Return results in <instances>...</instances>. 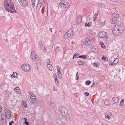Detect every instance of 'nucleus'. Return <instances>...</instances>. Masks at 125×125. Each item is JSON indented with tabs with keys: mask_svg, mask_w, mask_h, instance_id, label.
Instances as JSON below:
<instances>
[{
	"mask_svg": "<svg viewBox=\"0 0 125 125\" xmlns=\"http://www.w3.org/2000/svg\"><path fill=\"white\" fill-rule=\"evenodd\" d=\"M4 6L5 9L8 12L11 13H16V10L14 7V4L12 0H5L4 1Z\"/></svg>",
	"mask_w": 125,
	"mask_h": 125,
	"instance_id": "f257e3e1",
	"label": "nucleus"
},
{
	"mask_svg": "<svg viewBox=\"0 0 125 125\" xmlns=\"http://www.w3.org/2000/svg\"><path fill=\"white\" fill-rule=\"evenodd\" d=\"M124 30H125L124 26L118 23L114 26L112 33L114 36H117V35L122 34L124 32Z\"/></svg>",
	"mask_w": 125,
	"mask_h": 125,
	"instance_id": "f03ea898",
	"label": "nucleus"
},
{
	"mask_svg": "<svg viewBox=\"0 0 125 125\" xmlns=\"http://www.w3.org/2000/svg\"><path fill=\"white\" fill-rule=\"evenodd\" d=\"M59 111L61 112L62 116L64 118L66 122L70 121V115L68 114V109L64 106H61L59 108Z\"/></svg>",
	"mask_w": 125,
	"mask_h": 125,
	"instance_id": "7ed1b4c3",
	"label": "nucleus"
},
{
	"mask_svg": "<svg viewBox=\"0 0 125 125\" xmlns=\"http://www.w3.org/2000/svg\"><path fill=\"white\" fill-rule=\"evenodd\" d=\"M30 58L32 60V61H33L36 64V65H41V63H40V60L38 59L39 57H38L37 55H35V54H34V52L33 51L31 52Z\"/></svg>",
	"mask_w": 125,
	"mask_h": 125,
	"instance_id": "20e7f679",
	"label": "nucleus"
},
{
	"mask_svg": "<svg viewBox=\"0 0 125 125\" xmlns=\"http://www.w3.org/2000/svg\"><path fill=\"white\" fill-rule=\"evenodd\" d=\"M75 35V32L72 29L68 30L64 35V38L66 40L69 39V38H72Z\"/></svg>",
	"mask_w": 125,
	"mask_h": 125,
	"instance_id": "39448f33",
	"label": "nucleus"
},
{
	"mask_svg": "<svg viewBox=\"0 0 125 125\" xmlns=\"http://www.w3.org/2000/svg\"><path fill=\"white\" fill-rule=\"evenodd\" d=\"M56 123L57 125H64L66 124V121L64 118H58L56 119Z\"/></svg>",
	"mask_w": 125,
	"mask_h": 125,
	"instance_id": "423d86ee",
	"label": "nucleus"
},
{
	"mask_svg": "<svg viewBox=\"0 0 125 125\" xmlns=\"http://www.w3.org/2000/svg\"><path fill=\"white\" fill-rule=\"evenodd\" d=\"M22 69L24 71V72H30L31 71V66L28 64H24L21 65Z\"/></svg>",
	"mask_w": 125,
	"mask_h": 125,
	"instance_id": "0eeeda50",
	"label": "nucleus"
},
{
	"mask_svg": "<svg viewBox=\"0 0 125 125\" xmlns=\"http://www.w3.org/2000/svg\"><path fill=\"white\" fill-rule=\"evenodd\" d=\"M59 4L61 7H62L63 9H65V8H69V7H70V3L67 2L62 1Z\"/></svg>",
	"mask_w": 125,
	"mask_h": 125,
	"instance_id": "6e6552de",
	"label": "nucleus"
},
{
	"mask_svg": "<svg viewBox=\"0 0 125 125\" xmlns=\"http://www.w3.org/2000/svg\"><path fill=\"white\" fill-rule=\"evenodd\" d=\"M18 1L22 7L28 6V0H18Z\"/></svg>",
	"mask_w": 125,
	"mask_h": 125,
	"instance_id": "1a4fd4ad",
	"label": "nucleus"
},
{
	"mask_svg": "<svg viewBox=\"0 0 125 125\" xmlns=\"http://www.w3.org/2000/svg\"><path fill=\"white\" fill-rule=\"evenodd\" d=\"M42 10L43 11V15L44 17H47L48 15V7L46 6H43Z\"/></svg>",
	"mask_w": 125,
	"mask_h": 125,
	"instance_id": "9d476101",
	"label": "nucleus"
},
{
	"mask_svg": "<svg viewBox=\"0 0 125 125\" xmlns=\"http://www.w3.org/2000/svg\"><path fill=\"white\" fill-rule=\"evenodd\" d=\"M36 101H37L36 99V96L34 94L31 95L30 97V102L31 104H35L36 103Z\"/></svg>",
	"mask_w": 125,
	"mask_h": 125,
	"instance_id": "9b49d317",
	"label": "nucleus"
},
{
	"mask_svg": "<svg viewBox=\"0 0 125 125\" xmlns=\"http://www.w3.org/2000/svg\"><path fill=\"white\" fill-rule=\"evenodd\" d=\"M91 43H92V40L90 39L89 38H86L84 42V45H90Z\"/></svg>",
	"mask_w": 125,
	"mask_h": 125,
	"instance_id": "f8f14e48",
	"label": "nucleus"
},
{
	"mask_svg": "<svg viewBox=\"0 0 125 125\" xmlns=\"http://www.w3.org/2000/svg\"><path fill=\"white\" fill-rule=\"evenodd\" d=\"M106 35H107V32L104 31H101L99 33L100 38H105Z\"/></svg>",
	"mask_w": 125,
	"mask_h": 125,
	"instance_id": "ddd939ff",
	"label": "nucleus"
},
{
	"mask_svg": "<svg viewBox=\"0 0 125 125\" xmlns=\"http://www.w3.org/2000/svg\"><path fill=\"white\" fill-rule=\"evenodd\" d=\"M83 19V17L82 16H79L77 18V19L76 20V21L77 22V24H81L82 23V21Z\"/></svg>",
	"mask_w": 125,
	"mask_h": 125,
	"instance_id": "4468645a",
	"label": "nucleus"
},
{
	"mask_svg": "<svg viewBox=\"0 0 125 125\" xmlns=\"http://www.w3.org/2000/svg\"><path fill=\"white\" fill-rule=\"evenodd\" d=\"M112 18H119V14L118 12H113L111 13Z\"/></svg>",
	"mask_w": 125,
	"mask_h": 125,
	"instance_id": "2eb2a0df",
	"label": "nucleus"
},
{
	"mask_svg": "<svg viewBox=\"0 0 125 125\" xmlns=\"http://www.w3.org/2000/svg\"><path fill=\"white\" fill-rule=\"evenodd\" d=\"M119 97H115L112 98V102H113L114 104H117V103H119Z\"/></svg>",
	"mask_w": 125,
	"mask_h": 125,
	"instance_id": "dca6fc26",
	"label": "nucleus"
},
{
	"mask_svg": "<svg viewBox=\"0 0 125 125\" xmlns=\"http://www.w3.org/2000/svg\"><path fill=\"white\" fill-rule=\"evenodd\" d=\"M110 22L113 25H114V24H116L117 22H118V19L116 18H112Z\"/></svg>",
	"mask_w": 125,
	"mask_h": 125,
	"instance_id": "f3484780",
	"label": "nucleus"
},
{
	"mask_svg": "<svg viewBox=\"0 0 125 125\" xmlns=\"http://www.w3.org/2000/svg\"><path fill=\"white\" fill-rule=\"evenodd\" d=\"M1 121L2 124H5V122H6V118L3 114L1 115Z\"/></svg>",
	"mask_w": 125,
	"mask_h": 125,
	"instance_id": "a211bd4d",
	"label": "nucleus"
},
{
	"mask_svg": "<svg viewBox=\"0 0 125 125\" xmlns=\"http://www.w3.org/2000/svg\"><path fill=\"white\" fill-rule=\"evenodd\" d=\"M98 47L97 46H94L92 48V51L93 52H95V53H97L98 52Z\"/></svg>",
	"mask_w": 125,
	"mask_h": 125,
	"instance_id": "6ab92c4d",
	"label": "nucleus"
},
{
	"mask_svg": "<svg viewBox=\"0 0 125 125\" xmlns=\"http://www.w3.org/2000/svg\"><path fill=\"white\" fill-rule=\"evenodd\" d=\"M47 68L49 71H52V65L50 63L47 64Z\"/></svg>",
	"mask_w": 125,
	"mask_h": 125,
	"instance_id": "aec40b11",
	"label": "nucleus"
},
{
	"mask_svg": "<svg viewBox=\"0 0 125 125\" xmlns=\"http://www.w3.org/2000/svg\"><path fill=\"white\" fill-rule=\"evenodd\" d=\"M106 86L107 88H109V89L111 90V91H113V90H114V87L112 86L111 84H108Z\"/></svg>",
	"mask_w": 125,
	"mask_h": 125,
	"instance_id": "412c9836",
	"label": "nucleus"
},
{
	"mask_svg": "<svg viewBox=\"0 0 125 125\" xmlns=\"http://www.w3.org/2000/svg\"><path fill=\"white\" fill-rule=\"evenodd\" d=\"M77 58H81L82 59H86L87 58V56L85 55H82L81 56H79L77 57Z\"/></svg>",
	"mask_w": 125,
	"mask_h": 125,
	"instance_id": "4be33fe9",
	"label": "nucleus"
},
{
	"mask_svg": "<svg viewBox=\"0 0 125 125\" xmlns=\"http://www.w3.org/2000/svg\"><path fill=\"white\" fill-rule=\"evenodd\" d=\"M42 5L41 4L38 3L37 8H36L37 11H40V9H41V8L42 7Z\"/></svg>",
	"mask_w": 125,
	"mask_h": 125,
	"instance_id": "5701e85b",
	"label": "nucleus"
},
{
	"mask_svg": "<svg viewBox=\"0 0 125 125\" xmlns=\"http://www.w3.org/2000/svg\"><path fill=\"white\" fill-rule=\"evenodd\" d=\"M4 111L5 114L10 113V110H9V109H8L6 107H4Z\"/></svg>",
	"mask_w": 125,
	"mask_h": 125,
	"instance_id": "b1692460",
	"label": "nucleus"
},
{
	"mask_svg": "<svg viewBox=\"0 0 125 125\" xmlns=\"http://www.w3.org/2000/svg\"><path fill=\"white\" fill-rule=\"evenodd\" d=\"M30 3L32 7H35V5H36V0H31Z\"/></svg>",
	"mask_w": 125,
	"mask_h": 125,
	"instance_id": "393cba45",
	"label": "nucleus"
},
{
	"mask_svg": "<svg viewBox=\"0 0 125 125\" xmlns=\"http://www.w3.org/2000/svg\"><path fill=\"white\" fill-rule=\"evenodd\" d=\"M5 115H6V118L8 120H9V119H10V118H11V112L6 113Z\"/></svg>",
	"mask_w": 125,
	"mask_h": 125,
	"instance_id": "a878e982",
	"label": "nucleus"
},
{
	"mask_svg": "<svg viewBox=\"0 0 125 125\" xmlns=\"http://www.w3.org/2000/svg\"><path fill=\"white\" fill-rule=\"evenodd\" d=\"M5 84V83L2 82L0 85V87L1 89H3L4 88V85Z\"/></svg>",
	"mask_w": 125,
	"mask_h": 125,
	"instance_id": "bb28decb",
	"label": "nucleus"
},
{
	"mask_svg": "<svg viewBox=\"0 0 125 125\" xmlns=\"http://www.w3.org/2000/svg\"><path fill=\"white\" fill-rule=\"evenodd\" d=\"M55 82L56 83L58 84V85H59V81H58V79H57V76H56V77H55Z\"/></svg>",
	"mask_w": 125,
	"mask_h": 125,
	"instance_id": "cd10ccee",
	"label": "nucleus"
},
{
	"mask_svg": "<svg viewBox=\"0 0 125 125\" xmlns=\"http://www.w3.org/2000/svg\"><path fill=\"white\" fill-rule=\"evenodd\" d=\"M78 64L79 65H81L82 66H83V65H84V62H83V61H78Z\"/></svg>",
	"mask_w": 125,
	"mask_h": 125,
	"instance_id": "c85d7f7f",
	"label": "nucleus"
},
{
	"mask_svg": "<svg viewBox=\"0 0 125 125\" xmlns=\"http://www.w3.org/2000/svg\"><path fill=\"white\" fill-rule=\"evenodd\" d=\"M15 92H17V93H19V91H20V89L18 87H16L15 88Z\"/></svg>",
	"mask_w": 125,
	"mask_h": 125,
	"instance_id": "c756f323",
	"label": "nucleus"
},
{
	"mask_svg": "<svg viewBox=\"0 0 125 125\" xmlns=\"http://www.w3.org/2000/svg\"><path fill=\"white\" fill-rule=\"evenodd\" d=\"M119 62V59L116 58L113 61V63L115 64H117Z\"/></svg>",
	"mask_w": 125,
	"mask_h": 125,
	"instance_id": "7c9ffc66",
	"label": "nucleus"
},
{
	"mask_svg": "<svg viewBox=\"0 0 125 125\" xmlns=\"http://www.w3.org/2000/svg\"><path fill=\"white\" fill-rule=\"evenodd\" d=\"M100 44L101 45L102 48H104V49H105V48H106V46H105V44L103 43V42H100Z\"/></svg>",
	"mask_w": 125,
	"mask_h": 125,
	"instance_id": "2f4dec72",
	"label": "nucleus"
},
{
	"mask_svg": "<svg viewBox=\"0 0 125 125\" xmlns=\"http://www.w3.org/2000/svg\"><path fill=\"white\" fill-rule=\"evenodd\" d=\"M85 27H90V26H91V22H86L85 23Z\"/></svg>",
	"mask_w": 125,
	"mask_h": 125,
	"instance_id": "473e14b6",
	"label": "nucleus"
},
{
	"mask_svg": "<svg viewBox=\"0 0 125 125\" xmlns=\"http://www.w3.org/2000/svg\"><path fill=\"white\" fill-rule=\"evenodd\" d=\"M43 1H44V0H39L38 4L42 5L43 4Z\"/></svg>",
	"mask_w": 125,
	"mask_h": 125,
	"instance_id": "72a5a7b5",
	"label": "nucleus"
},
{
	"mask_svg": "<svg viewBox=\"0 0 125 125\" xmlns=\"http://www.w3.org/2000/svg\"><path fill=\"white\" fill-rule=\"evenodd\" d=\"M104 116L105 119H108V120H110V119H111V116H109L108 114H105Z\"/></svg>",
	"mask_w": 125,
	"mask_h": 125,
	"instance_id": "f704fd0d",
	"label": "nucleus"
},
{
	"mask_svg": "<svg viewBox=\"0 0 125 125\" xmlns=\"http://www.w3.org/2000/svg\"><path fill=\"white\" fill-rule=\"evenodd\" d=\"M56 51L58 53V52H60V47H59V46H57L56 47V49H55Z\"/></svg>",
	"mask_w": 125,
	"mask_h": 125,
	"instance_id": "c9c22d12",
	"label": "nucleus"
},
{
	"mask_svg": "<svg viewBox=\"0 0 125 125\" xmlns=\"http://www.w3.org/2000/svg\"><path fill=\"white\" fill-rule=\"evenodd\" d=\"M57 71L58 72V74H61V71H60V67H59V66L57 65Z\"/></svg>",
	"mask_w": 125,
	"mask_h": 125,
	"instance_id": "e433bc0d",
	"label": "nucleus"
},
{
	"mask_svg": "<svg viewBox=\"0 0 125 125\" xmlns=\"http://www.w3.org/2000/svg\"><path fill=\"white\" fill-rule=\"evenodd\" d=\"M90 34L91 35V36H95L96 35V33L92 30L90 31Z\"/></svg>",
	"mask_w": 125,
	"mask_h": 125,
	"instance_id": "4c0bfd02",
	"label": "nucleus"
},
{
	"mask_svg": "<svg viewBox=\"0 0 125 125\" xmlns=\"http://www.w3.org/2000/svg\"><path fill=\"white\" fill-rule=\"evenodd\" d=\"M125 101V99H123L120 102V106H123L124 105V102Z\"/></svg>",
	"mask_w": 125,
	"mask_h": 125,
	"instance_id": "58836bf2",
	"label": "nucleus"
},
{
	"mask_svg": "<svg viewBox=\"0 0 125 125\" xmlns=\"http://www.w3.org/2000/svg\"><path fill=\"white\" fill-rule=\"evenodd\" d=\"M98 13H99V12L98 11H97V12H95L94 17L95 18H97V16H98Z\"/></svg>",
	"mask_w": 125,
	"mask_h": 125,
	"instance_id": "ea45409f",
	"label": "nucleus"
},
{
	"mask_svg": "<svg viewBox=\"0 0 125 125\" xmlns=\"http://www.w3.org/2000/svg\"><path fill=\"white\" fill-rule=\"evenodd\" d=\"M90 83H91V82H90V81L88 80L85 82V84H86V85H89Z\"/></svg>",
	"mask_w": 125,
	"mask_h": 125,
	"instance_id": "a19ab883",
	"label": "nucleus"
},
{
	"mask_svg": "<svg viewBox=\"0 0 125 125\" xmlns=\"http://www.w3.org/2000/svg\"><path fill=\"white\" fill-rule=\"evenodd\" d=\"M97 23L98 25H102L103 24V22L101 21V20H99L97 21Z\"/></svg>",
	"mask_w": 125,
	"mask_h": 125,
	"instance_id": "79ce46f5",
	"label": "nucleus"
},
{
	"mask_svg": "<svg viewBox=\"0 0 125 125\" xmlns=\"http://www.w3.org/2000/svg\"><path fill=\"white\" fill-rule=\"evenodd\" d=\"M50 105L52 107H53V108H55V104L52 103V102H51L50 103Z\"/></svg>",
	"mask_w": 125,
	"mask_h": 125,
	"instance_id": "37998d69",
	"label": "nucleus"
},
{
	"mask_svg": "<svg viewBox=\"0 0 125 125\" xmlns=\"http://www.w3.org/2000/svg\"><path fill=\"white\" fill-rule=\"evenodd\" d=\"M46 63H47V64H50V59H47L46 61Z\"/></svg>",
	"mask_w": 125,
	"mask_h": 125,
	"instance_id": "c03bdc74",
	"label": "nucleus"
},
{
	"mask_svg": "<svg viewBox=\"0 0 125 125\" xmlns=\"http://www.w3.org/2000/svg\"><path fill=\"white\" fill-rule=\"evenodd\" d=\"M23 105L24 108H27V104L26 103V102L23 103Z\"/></svg>",
	"mask_w": 125,
	"mask_h": 125,
	"instance_id": "a18cd8bd",
	"label": "nucleus"
},
{
	"mask_svg": "<svg viewBox=\"0 0 125 125\" xmlns=\"http://www.w3.org/2000/svg\"><path fill=\"white\" fill-rule=\"evenodd\" d=\"M59 79H62V74L61 73L58 74Z\"/></svg>",
	"mask_w": 125,
	"mask_h": 125,
	"instance_id": "49530a36",
	"label": "nucleus"
},
{
	"mask_svg": "<svg viewBox=\"0 0 125 125\" xmlns=\"http://www.w3.org/2000/svg\"><path fill=\"white\" fill-rule=\"evenodd\" d=\"M77 55H78V54H74L73 55V59H74V58H78V57H77Z\"/></svg>",
	"mask_w": 125,
	"mask_h": 125,
	"instance_id": "de8ad7c7",
	"label": "nucleus"
},
{
	"mask_svg": "<svg viewBox=\"0 0 125 125\" xmlns=\"http://www.w3.org/2000/svg\"><path fill=\"white\" fill-rule=\"evenodd\" d=\"M11 78H14L15 79H16V77L15 76V74L14 73L11 76Z\"/></svg>",
	"mask_w": 125,
	"mask_h": 125,
	"instance_id": "09e8293b",
	"label": "nucleus"
},
{
	"mask_svg": "<svg viewBox=\"0 0 125 125\" xmlns=\"http://www.w3.org/2000/svg\"><path fill=\"white\" fill-rule=\"evenodd\" d=\"M93 65L94 67H98V66L97 65V63H96V62H94L93 63Z\"/></svg>",
	"mask_w": 125,
	"mask_h": 125,
	"instance_id": "8fccbe9b",
	"label": "nucleus"
},
{
	"mask_svg": "<svg viewBox=\"0 0 125 125\" xmlns=\"http://www.w3.org/2000/svg\"><path fill=\"white\" fill-rule=\"evenodd\" d=\"M14 124V121H11L9 123V125H12Z\"/></svg>",
	"mask_w": 125,
	"mask_h": 125,
	"instance_id": "3c124183",
	"label": "nucleus"
},
{
	"mask_svg": "<svg viewBox=\"0 0 125 125\" xmlns=\"http://www.w3.org/2000/svg\"><path fill=\"white\" fill-rule=\"evenodd\" d=\"M102 5H103L102 3L101 2L99 3L98 4L99 7H102Z\"/></svg>",
	"mask_w": 125,
	"mask_h": 125,
	"instance_id": "603ef678",
	"label": "nucleus"
},
{
	"mask_svg": "<svg viewBox=\"0 0 125 125\" xmlns=\"http://www.w3.org/2000/svg\"><path fill=\"white\" fill-rule=\"evenodd\" d=\"M15 75L16 76V79H17L18 78V73H17V72H15Z\"/></svg>",
	"mask_w": 125,
	"mask_h": 125,
	"instance_id": "864d4df0",
	"label": "nucleus"
},
{
	"mask_svg": "<svg viewBox=\"0 0 125 125\" xmlns=\"http://www.w3.org/2000/svg\"><path fill=\"white\" fill-rule=\"evenodd\" d=\"M102 59V60H106V57H105V56H103Z\"/></svg>",
	"mask_w": 125,
	"mask_h": 125,
	"instance_id": "5fc2aeb1",
	"label": "nucleus"
},
{
	"mask_svg": "<svg viewBox=\"0 0 125 125\" xmlns=\"http://www.w3.org/2000/svg\"><path fill=\"white\" fill-rule=\"evenodd\" d=\"M84 94L86 96H89V93L88 92H85Z\"/></svg>",
	"mask_w": 125,
	"mask_h": 125,
	"instance_id": "6e6d98bb",
	"label": "nucleus"
},
{
	"mask_svg": "<svg viewBox=\"0 0 125 125\" xmlns=\"http://www.w3.org/2000/svg\"><path fill=\"white\" fill-rule=\"evenodd\" d=\"M2 111V107L0 105V113H1V112Z\"/></svg>",
	"mask_w": 125,
	"mask_h": 125,
	"instance_id": "4d7b16f0",
	"label": "nucleus"
},
{
	"mask_svg": "<svg viewBox=\"0 0 125 125\" xmlns=\"http://www.w3.org/2000/svg\"><path fill=\"white\" fill-rule=\"evenodd\" d=\"M95 85V83L94 82L91 85V87H93Z\"/></svg>",
	"mask_w": 125,
	"mask_h": 125,
	"instance_id": "13d9d810",
	"label": "nucleus"
},
{
	"mask_svg": "<svg viewBox=\"0 0 125 125\" xmlns=\"http://www.w3.org/2000/svg\"><path fill=\"white\" fill-rule=\"evenodd\" d=\"M110 1H113V2H116V1H118L119 0H109Z\"/></svg>",
	"mask_w": 125,
	"mask_h": 125,
	"instance_id": "bf43d9fd",
	"label": "nucleus"
},
{
	"mask_svg": "<svg viewBox=\"0 0 125 125\" xmlns=\"http://www.w3.org/2000/svg\"><path fill=\"white\" fill-rule=\"evenodd\" d=\"M86 19L87 20H89V19H90V17H89V15H88L87 17H86Z\"/></svg>",
	"mask_w": 125,
	"mask_h": 125,
	"instance_id": "052dcab7",
	"label": "nucleus"
},
{
	"mask_svg": "<svg viewBox=\"0 0 125 125\" xmlns=\"http://www.w3.org/2000/svg\"><path fill=\"white\" fill-rule=\"evenodd\" d=\"M24 124H25V125H30V124L29 123V122H27V121H26V122H25Z\"/></svg>",
	"mask_w": 125,
	"mask_h": 125,
	"instance_id": "680f3d73",
	"label": "nucleus"
},
{
	"mask_svg": "<svg viewBox=\"0 0 125 125\" xmlns=\"http://www.w3.org/2000/svg\"><path fill=\"white\" fill-rule=\"evenodd\" d=\"M53 89H54V91H57V90L55 89V87H54V86L53 87Z\"/></svg>",
	"mask_w": 125,
	"mask_h": 125,
	"instance_id": "e2e57ef3",
	"label": "nucleus"
},
{
	"mask_svg": "<svg viewBox=\"0 0 125 125\" xmlns=\"http://www.w3.org/2000/svg\"><path fill=\"white\" fill-rule=\"evenodd\" d=\"M97 18H95L94 17V18H93V21H96V19H97Z\"/></svg>",
	"mask_w": 125,
	"mask_h": 125,
	"instance_id": "0e129e2a",
	"label": "nucleus"
},
{
	"mask_svg": "<svg viewBox=\"0 0 125 125\" xmlns=\"http://www.w3.org/2000/svg\"><path fill=\"white\" fill-rule=\"evenodd\" d=\"M79 76H77L76 79V81H79Z\"/></svg>",
	"mask_w": 125,
	"mask_h": 125,
	"instance_id": "69168bd1",
	"label": "nucleus"
},
{
	"mask_svg": "<svg viewBox=\"0 0 125 125\" xmlns=\"http://www.w3.org/2000/svg\"><path fill=\"white\" fill-rule=\"evenodd\" d=\"M49 31H50L51 32V33H52V28H50Z\"/></svg>",
	"mask_w": 125,
	"mask_h": 125,
	"instance_id": "338daca9",
	"label": "nucleus"
},
{
	"mask_svg": "<svg viewBox=\"0 0 125 125\" xmlns=\"http://www.w3.org/2000/svg\"><path fill=\"white\" fill-rule=\"evenodd\" d=\"M24 120H25V122H27V119L25 118H24Z\"/></svg>",
	"mask_w": 125,
	"mask_h": 125,
	"instance_id": "774afa93",
	"label": "nucleus"
}]
</instances>
